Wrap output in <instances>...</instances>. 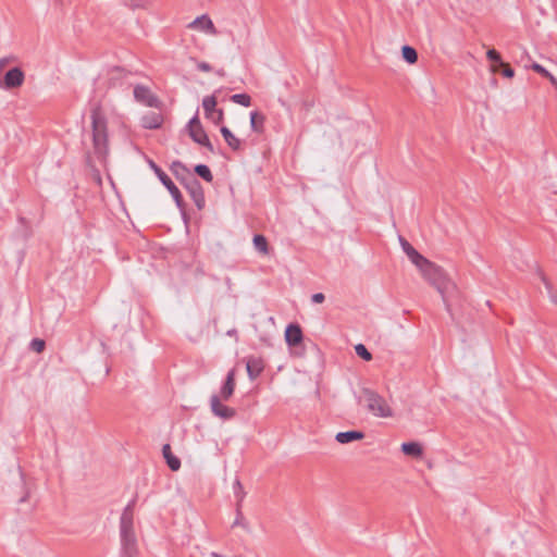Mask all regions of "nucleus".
<instances>
[{
	"mask_svg": "<svg viewBox=\"0 0 557 557\" xmlns=\"http://www.w3.org/2000/svg\"><path fill=\"white\" fill-rule=\"evenodd\" d=\"M90 119L94 152L99 159L103 160L109 153L108 121L100 107L92 109Z\"/></svg>",
	"mask_w": 557,
	"mask_h": 557,
	"instance_id": "obj_1",
	"label": "nucleus"
},
{
	"mask_svg": "<svg viewBox=\"0 0 557 557\" xmlns=\"http://www.w3.org/2000/svg\"><path fill=\"white\" fill-rule=\"evenodd\" d=\"M359 404L363 405L367 410L376 418H392L394 410L387 400L369 388H363L359 395Z\"/></svg>",
	"mask_w": 557,
	"mask_h": 557,
	"instance_id": "obj_2",
	"label": "nucleus"
},
{
	"mask_svg": "<svg viewBox=\"0 0 557 557\" xmlns=\"http://www.w3.org/2000/svg\"><path fill=\"white\" fill-rule=\"evenodd\" d=\"M150 168L154 171L159 180L166 187L171 196L173 197L175 203L178 208H183V197L178 188L174 185L171 178L153 162L149 161Z\"/></svg>",
	"mask_w": 557,
	"mask_h": 557,
	"instance_id": "obj_3",
	"label": "nucleus"
},
{
	"mask_svg": "<svg viewBox=\"0 0 557 557\" xmlns=\"http://www.w3.org/2000/svg\"><path fill=\"white\" fill-rule=\"evenodd\" d=\"M187 28L193 32L202 33L210 36H215L218 34L213 21L207 14L200 15L188 23Z\"/></svg>",
	"mask_w": 557,
	"mask_h": 557,
	"instance_id": "obj_4",
	"label": "nucleus"
},
{
	"mask_svg": "<svg viewBox=\"0 0 557 557\" xmlns=\"http://www.w3.org/2000/svg\"><path fill=\"white\" fill-rule=\"evenodd\" d=\"M188 133L194 141H196L199 145L209 147L211 149L210 140L197 115L189 121Z\"/></svg>",
	"mask_w": 557,
	"mask_h": 557,
	"instance_id": "obj_5",
	"label": "nucleus"
},
{
	"mask_svg": "<svg viewBox=\"0 0 557 557\" xmlns=\"http://www.w3.org/2000/svg\"><path fill=\"white\" fill-rule=\"evenodd\" d=\"M222 398L219 395H212L210 398L211 411L214 416L228 420L235 417L236 410L232 407L222 404Z\"/></svg>",
	"mask_w": 557,
	"mask_h": 557,
	"instance_id": "obj_6",
	"label": "nucleus"
},
{
	"mask_svg": "<svg viewBox=\"0 0 557 557\" xmlns=\"http://www.w3.org/2000/svg\"><path fill=\"white\" fill-rule=\"evenodd\" d=\"M24 78L23 71L20 67H13L4 74L3 79L0 81V87L5 89L17 88L23 85Z\"/></svg>",
	"mask_w": 557,
	"mask_h": 557,
	"instance_id": "obj_7",
	"label": "nucleus"
},
{
	"mask_svg": "<svg viewBox=\"0 0 557 557\" xmlns=\"http://www.w3.org/2000/svg\"><path fill=\"white\" fill-rule=\"evenodd\" d=\"M430 283L437 289L444 300L446 299L447 295L451 294L456 289L455 283L447 276L444 271Z\"/></svg>",
	"mask_w": 557,
	"mask_h": 557,
	"instance_id": "obj_8",
	"label": "nucleus"
},
{
	"mask_svg": "<svg viewBox=\"0 0 557 557\" xmlns=\"http://www.w3.org/2000/svg\"><path fill=\"white\" fill-rule=\"evenodd\" d=\"M123 557H137V540L135 533H122Z\"/></svg>",
	"mask_w": 557,
	"mask_h": 557,
	"instance_id": "obj_9",
	"label": "nucleus"
},
{
	"mask_svg": "<svg viewBox=\"0 0 557 557\" xmlns=\"http://www.w3.org/2000/svg\"><path fill=\"white\" fill-rule=\"evenodd\" d=\"M186 187L198 209H202L205 206V194L201 185L196 178H191Z\"/></svg>",
	"mask_w": 557,
	"mask_h": 557,
	"instance_id": "obj_10",
	"label": "nucleus"
},
{
	"mask_svg": "<svg viewBox=\"0 0 557 557\" xmlns=\"http://www.w3.org/2000/svg\"><path fill=\"white\" fill-rule=\"evenodd\" d=\"M134 97L137 101L148 107H157L158 99L151 94L149 88L145 86H136L134 88Z\"/></svg>",
	"mask_w": 557,
	"mask_h": 557,
	"instance_id": "obj_11",
	"label": "nucleus"
},
{
	"mask_svg": "<svg viewBox=\"0 0 557 557\" xmlns=\"http://www.w3.org/2000/svg\"><path fill=\"white\" fill-rule=\"evenodd\" d=\"M235 387H236V370L232 369L228 371V373L226 375V380L224 382V385L220 389L219 396H221V398L223 400H228L233 396Z\"/></svg>",
	"mask_w": 557,
	"mask_h": 557,
	"instance_id": "obj_12",
	"label": "nucleus"
},
{
	"mask_svg": "<svg viewBox=\"0 0 557 557\" xmlns=\"http://www.w3.org/2000/svg\"><path fill=\"white\" fill-rule=\"evenodd\" d=\"M401 247L410 261L420 270L426 264L428 259L420 255L407 240H400Z\"/></svg>",
	"mask_w": 557,
	"mask_h": 557,
	"instance_id": "obj_13",
	"label": "nucleus"
},
{
	"mask_svg": "<svg viewBox=\"0 0 557 557\" xmlns=\"http://www.w3.org/2000/svg\"><path fill=\"white\" fill-rule=\"evenodd\" d=\"M264 369V361L260 357H249L246 363V370L250 380L258 377Z\"/></svg>",
	"mask_w": 557,
	"mask_h": 557,
	"instance_id": "obj_14",
	"label": "nucleus"
},
{
	"mask_svg": "<svg viewBox=\"0 0 557 557\" xmlns=\"http://www.w3.org/2000/svg\"><path fill=\"white\" fill-rule=\"evenodd\" d=\"M285 339L289 346H296L302 341V332L299 325L289 324L285 330Z\"/></svg>",
	"mask_w": 557,
	"mask_h": 557,
	"instance_id": "obj_15",
	"label": "nucleus"
},
{
	"mask_svg": "<svg viewBox=\"0 0 557 557\" xmlns=\"http://www.w3.org/2000/svg\"><path fill=\"white\" fill-rule=\"evenodd\" d=\"M134 512L132 505H128L121 517V534L135 533L133 529Z\"/></svg>",
	"mask_w": 557,
	"mask_h": 557,
	"instance_id": "obj_16",
	"label": "nucleus"
},
{
	"mask_svg": "<svg viewBox=\"0 0 557 557\" xmlns=\"http://www.w3.org/2000/svg\"><path fill=\"white\" fill-rule=\"evenodd\" d=\"M336 441L341 444H347L355 441H361L364 438V433L361 431H346L338 432L335 436Z\"/></svg>",
	"mask_w": 557,
	"mask_h": 557,
	"instance_id": "obj_17",
	"label": "nucleus"
},
{
	"mask_svg": "<svg viewBox=\"0 0 557 557\" xmlns=\"http://www.w3.org/2000/svg\"><path fill=\"white\" fill-rule=\"evenodd\" d=\"M419 271L421 272V274L423 275V277L425 280H428L429 282H432L444 270L441 267H438L428 260L426 264L423 265Z\"/></svg>",
	"mask_w": 557,
	"mask_h": 557,
	"instance_id": "obj_18",
	"label": "nucleus"
},
{
	"mask_svg": "<svg viewBox=\"0 0 557 557\" xmlns=\"http://www.w3.org/2000/svg\"><path fill=\"white\" fill-rule=\"evenodd\" d=\"M401 451L410 457L421 458L423 455V448L421 444L417 442H408L401 444Z\"/></svg>",
	"mask_w": 557,
	"mask_h": 557,
	"instance_id": "obj_19",
	"label": "nucleus"
},
{
	"mask_svg": "<svg viewBox=\"0 0 557 557\" xmlns=\"http://www.w3.org/2000/svg\"><path fill=\"white\" fill-rule=\"evenodd\" d=\"M163 457L172 471H177L181 468L180 459L173 455L171 446L165 444L162 448Z\"/></svg>",
	"mask_w": 557,
	"mask_h": 557,
	"instance_id": "obj_20",
	"label": "nucleus"
},
{
	"mask_svg": "<svg viewBox=\"0 0 557 557\" xmlns=\"http://www.w3.org/2000/svg\"><path fill=\"white\" fill-rule=\"evenodd\" d=\"M221 134L231 149L239 150L242 148L240 139L237 138L226 126L221 127Z\"/></svg>",
	"mask_w": 557,
	"mask_h": 557,
	"instance_id": "obj_21",
	"label": "nucleus"
},
{
	"mask_svg": "<svg viewBox=\"0 0 557 557\" xmlns=\"http://www.w3.org/2000/svg\"><path fill=\"white\" fill-rule=\"evenodd\" d=\"M264 121H265V117L262 113L260 112H251L250 113V126L252 128V131H255L256 133H263L264 131Z\"/></svg>",
	"mask_w": 557,
	"mask_h": 557,
	"instance_id": "obj_22",
	"label": "nucleus"
},
{
	"mask_svg": "<svg viewBox=\"0 0 557 557\" xmlns=\"http://www.w3.org/2000/svg\"><path fill=\"white\" fill-rule=\"evenodd\" d=\"M162 121H163V119H162L161 114L151 113V114L145 115L143 117V126L145 128H149V129L158 128L161 126Z\"/></svg>",
	"mask_w": 557,
	"mask_h": 557,
	"instance_id": "obj_23",
	"label": "nucleus"
},
{
	"mask_svg": "<svg viewBox=\"0 0 557 557\" xmlns=\"http://www.w3.org/2000/svg\"><path fill=\"white\" fill-rule=\"evenodd\" d=\"M202 108L205 110L206 117L213 116L216 110V99L214 96H207L202 100Z\"/></svg>",
	"mask_w": 557,
	"mask_h": 557,
	"instance_id": "obj_24",
	"label": "nucleus"
},
{
	"mask_svg": "<svg viewBox=\"0 0 557 557\" xmlns=\"http://www.w3.org/2000/svg\"><path fill=\"white\" fill-rule=\"evenodd\" d=\"M253 246L262 255L269 253L268 240L263 235L258 234L253 236Z\"/></svg>",
	"mask_w": 557,
	"mask_h": 557,
	"instance_id": "obj_25",
	"label": "nucleus"
},
{
	"mask_svg": "<svg viewBox=\"0 0 557 557\" xmlns=\"http://www.w3.org/2000/svg\"><path fill=\"white\" fill-rule=\"evenodd\" d=\"M401 54L405 61H407L409 64H414L418 60L417 51L410 46H404L401 48Z\"/></svg>",
	"mask_w": 557,
	"mask_h": 557,
	"instance_id": "obj_26",
	"label": "nucleus"
},
{
	"mask_svg": "<svg viewBox=\"0 0 557 557\" xmlns=\"http://www.w3.org/2000/svg\"><path fill=\"white\" fill-rule=\"evenodd\" d=\"M531 69L533 71H535L536 73L543 75L544 77L548 78L549 82L555 86L557 87V79L555 78V76H553L547 70H545L541 64L539 63H533L531 65Z\"/></svg>",
	"mask_w": 557,
	"mask_h": 557,
	"instance_id": "obj_27",
	"label": "nucleus"
},
{
	"mask_svg": "<svg viewBox=\"0 0 557 557\" xmlns=\"http://www.w3.org/2000/svg\"><path fill=\"white\" fill-rule=\"evenodd\" d=\"M195 172L208 183L212 182L213 180L210 169L205 164L196 165Z\"/></svg>",
	"mask_w": 557,
	"mask_h": 557,
	"instance_id": "obj_28",
	"label": "nucleus"
},
{
	"mask_svg": "<svg viewBox=\"0 0 557 557\" xmlns=\"http://www.w3.org/2000/svg\"><path fill=\"white\" fill-rule=\"evenodd\" d=\"M355 351L358 357H360L364 361H371L372 360V354L367 349V347L363 344H357L355 345Z\"/></svg>",
	"mask_w": 557,
	"mask_h": 557,
	"instance_id": "obj_29",
	"label": "nucleus"
},
{
	"mask_svg": "<svg viewBox=\"0 0 557 557\" xmlns=\"http://www.w3.org/2000/svg\"><path fill=\"white\" fill-rule=\"evenodd\" d=\"M232 101L244 107H249L251 99L247 94H236L232 96Z\"/></svg>",
	"mask_w": 557,
	"mask_h": 557,
	"instance_id": "obj_30",
	"label": "nucleus"
},
{
	"mask_svg": "<svg viewBox=\"0 0 557 557\" xmlns=\"http://www.w3.org/2000/svg\"><path fill=\"white\" fill-rule=\"evenodd\" d=\"M499 66L502 67V74L507 78H512L515 76V71L510 67L508 63L500 62Z\"/></svg>",
	"mask_w": 557,
	"mask_h": 557,
	"instance_id": "obj_31",
	"label": "nucleus"
},
{
	"mask_svg": "<svg viewBox=\"0 0 557 557\" xmlns=\"http://www.w3.org/2000/svg\"><path fill=\"white\" fill-rule=\"evenodd\" d=\"M486 57L488 60H491L494 63L500 64V62H503L500 54L495 49L487 50Z\"/></svg>",
	"mask_w": 557,
	"mask_h": 557,
	"instance_id": "obj_32",
	"label": "nucleus"
},
{
	"mask_svg": "<svg viewBox=\"0 0 557 557\" xmlns=\"http://www.w3.org/2000/svg\"><path fill=\"white\" fill-rule=\"evenodd\" d=\"M30 347L36 352H41L45 349V341L35 338L30 343Z\"/></svg>",
	"mask_w": 557,
	"mask_h": 557,
	"instance_id": "obj_33",
	"label": "nucleus"
},
{
	"mask_svg": "<svg viewBox=\"0 0 557 557\" xmlns=\"http://www.w3.org/2000/svg\"><path fill=\"white\" fill-rule=\"evenodd\" d=\"M223 117H224L223 111L221 109H216L213 116H209L208 119L218 125V124L222 123Z\"/></svg>",
	"mask_w": 557,
	"mask_h": 557,
	"instance_id": "obj_34",
	"label": "nucleus"
},
{
	"mask_svg": "<svg viewBox=\"0 0 557 557\" xmlns=\"http://www.w3.org/2000/svg\"><path fill=\"white\" fill-rule=\"evenodd\" d=\"M312 301L315 304H322L325 299L324 295L322 293H317L312 295Z\"/></svg>",
	"mask_w": 557,
	"mask_h": 557,
	"instance_id": "obj_35",
	"label": "nucleus"
},
{
	"mask_svg": "<svg viewBox=\"0 0 557 557\" xmlns=\"http://www.w3.org/2000/svg\"><path fill=\"white\" fill-rule=\"evenodd\" d=\"M197 67L201 72H210L211 71V65L209 63H207V62H199L197 64Z\"/></svg>",
	"mask_w": 557,
	"mask_h": 557,
	"instance_id": "obj_36",
	"label": "nucleus"
},
{
	"mask_svg": "<svg viewBox=\"0 0 557 557\" xmlns=\"http://www.w3.org/2000/svg\"><path fill=\"white\" fill-rule=\"evenodd\" d=\"M499 67H500V66H499V64H498V63H494V64H492V66H491V72H492V73H496V72L498 71V69H499Z\"/></svg>",
	"mask_w": 557,
	"mask_h": 557,
	"instance_id": "obj_37",
	"label": "nucleus"
},
{
	"mask_svg": "<svg viewBox=\"0 0 557 557\" xmlns=\"http://www.w3.org/2000/svg\"><path fill=\"white\" fill-rule=\"evenodd\" d=\"M542 280L543 282L545 283L546 287L549 288L550 287V284L549 282L547 281V278L545 277V275H542Z\"/></svg>",
	"mask_w": 557,
	"mask_h": 557,
	"instance_id": "obj_38",
	"label": "nucleus"
},
{
	"mask_svg": "<svg viewBox=\"0 0 557 557\" xmlns=\"http://www.w3.org/2000/svg\"><path fill=\"white\" fill-rule=\"evenodd\" d=\"M177 166H181V164L178 163H173V169L177 168Z\"/></svg>",
	"mask_w": 557,
	"mask_h": 557,
	"instance_id": "obj_39",
	"label": "nucleus"
},
{
	"mask_svg": "<svg viewBox=\"0 0 557 557\" xmlns=\"http://www.w3.org/2000/svg\"><path fill=\"white\" fill-rule=\"evenodd\" d=\"M212 557H221V556L216 553H212Z\"/></svg>",
	"mask_w": 557,
	"mask_h": 557,
	"instance_id": "obj_40",
	"label": "nucleus"
}]
</instances>
